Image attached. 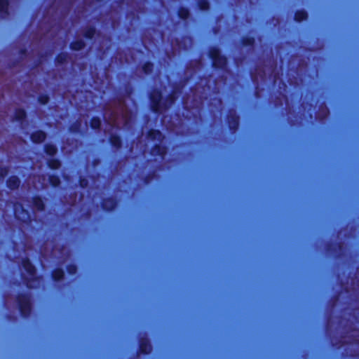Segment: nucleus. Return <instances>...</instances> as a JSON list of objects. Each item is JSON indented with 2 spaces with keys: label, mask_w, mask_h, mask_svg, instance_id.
Instances as JSON below:
<instances>
[{
  "label": "nucleus",
  "mask_w": 359,
  "mask_h": 359,
  "mask_svg": "<svg viewBox=\"0 0 359 359\" xmlns=\"http://www.w3.org/2000/svg\"><path fill=\"white\" fill-rule=\"evenodd\" d=\"M151 65L150 64H148V65H146L144 67V70L145 72H149L151 69Z\"/></svg>",
  "instance_id": "nucleus-21"
},
{
  "label": "nucleus",
  "mask_w": 359,
  "mask_h": 359,
  "mask_svg": "<svg viewBox=\"0 0 359 359\" xmlns=\"http://www.w3.org/2000/svg\"><path fill=\"white\" fill-rule=\"evenodd\" d=\"M111 143H112L114 146L118 147V146L119 145V139H118V137H113L111 138Z\"/></svg>",
  "instance_id": "nucleus-19"
},
{
  "label": "nucleus",
  "mask_w": 359,
  "mask_h": 359,
  "mask_svg": "<svg viewBox=\"0 0 359 359\" xmlns=\"http://www.w3.org/2000/svg\"><path fill=\"white\" fill-rule=\"evenodd\" d=\"M19 184V180L16 177H11L8 181V185L11 189H15Z\"/></svg>",
  "instance_id": "nucleus-5"
},
{
  "label": "nucleus",
  "mask_w": 359,
  "mask_h": 359,
  "mask_svg": "<svg viewBox=\"0 0 359 359\" xmlns=\"http://www.w3.org/2000/svg\"><path fill=\"white\" fill-rule=\"evenodd\" d=\"M180 15L182 18H187V16L189 15V12L186 9H182L180 11Z\"/></svg>",
  "instance_id": "nucleus-15"
},
{
  "label": "nucleus",
  "mask_w": 359,
  "mask_h": 359,
  "mask_svg": "<svg viewBox=\"0 0 359 359\" xmlns=\"http://www.w3.org/2000/svg\"><path fill=\"white\" fill-rule=\"evenodd\" d=\"M149 136L151 139H154V140L156 139L158 140H161V137H162L161 133L157 130L151 131L149 134Z\"/></svg>",
  "instance_id": "nucleus-8"
},
{
  "label": "nucleus",
  "mask_w": 359,
  "mask_h": 359,
  "mask_svg": "<svg viewBox=\"0 0 359 359\" xmlns=\"http://www.w3.org/2000/svg\"><path fill=\"white\" fill-rule=\"evenodd\" d=\"M35 205H36V208L39 210L43 209V203L41 200H37L36 201Z\"/></svg>",
  "instance_id": "nucleus-20"
},
{
  "label": "nucleus",
  "mask_w": 359,
  "mask_h": 359,
  "mask_svg": "<svg viewBox=\"0 0 359 359\" xmlns=\"http://www.w3.org/2000/svg\"><path fill=\"white\" fill-rule=\"evenodd\" d=\"M211 57L214 60V65L217 67H222L226 62L225 59L220 56L219 53L217 50H212L211 51Z\"/></svg>",
  "instance_id": "nucleus-1"
},
{
  "label": "nucleus",
  "mask_w": 359,
  "mask_h": 359,
  "mask_svg": "<svg viewBox=\"0 0 359 359\" xmlns=\"http://www.w3.org/2000/svg\"><path fill=\"white\" fill-rule=\"evenodd\" d=\"M151 100L153 102V107L155 111H158L161 109L160 101L161 94L158 92H154L151 95Z\"/></svg>",
  "instance_id": "nucleus-2"
},
{
  "label": "nucleus",
  "mask_w": 359,
  "mask_h": 359,
  "mask_svg": "<svg viewBox=\"0 0 359 359\" xmlns=\"http://www.w3.org/2000/svg\"><path fill=\"white\" fill-rule=\"evenodd\" d=\"M60 163L57 160H51L49 162V166L53 169H56L59 167Z\"/></svg>",
  "instance_id": "nucleus-12"
},
{
  "label": "nucleus",
  "mask_w": 359,
  "mask_h": 359,
  "mask_svg": "<svg viewBox=\"0 0 359 359\" xmlns=\"http://www.w3.org/2000/svg\"><path fill=\"white\" fill-rule=\"evenodd\" d=\"M23 268L30 276L29 279L33 278L34 275V269L28 260L23 261Z\"/></svg>",
  "instance_id": "nucleus-3"
},
{
  "label": "nucleus",
  "mask_w": 359,
  "mask_h": 359,
  "mask_svg": "<svg viewBox=\"0 0 359 359\" xmlns=\"http://www.w3.org/2000/svg\"><path fill=\"white\" fill-rule=\"evenodd\" d=\"M29 287H33L32 284H29Z\"/></svg>",
  "instance_id": "nucleus-28"
},
{
  "label": "nucleus",
  "mask_w": 359,
  "mask_h": 359,
  "mask_svg": "<svg viewBox=\"0 0 359 359\" xmlns=\"http://www.w3.org/2000/svg\"><path fill=\"white\" fill-rule=\"evenodd\" d=\"M63 276V272L58 269L54 271L53 278L55 280H60Z\"/></svg>",
  "instance_id": "nucleus-11"
},
{
  "label": "nucleus",
  "mask_w": 359,
  "mask_h": 359,
  "mask_svg": "<svg viewBox=\"0 0 359 359\" xmlns=\"http://www.w3.org/2000/svg\"><path fill=\"white\" fill-rule=\"evenodd\" d=\"M3 176H4V173H3V171H1V172L0 173V179H1V177H3Z\"/></svg>",
  "instance_id": "nucleus-25"
},
{
  "label": "nucleus",
  "mask_w": 359,
  "mask_h": 359,
  "mask_svg": "<svg viewBox=\"0 0 359 359\" xmlns=\"http://www.w3.org/2000/svg\"><path fill=\"white\" fill-rule=\"evenodd\" d=\"M306 18V13L304 11H299L295 15V20L300 22Z\"/></svg>",
  "instance_id": "nucleus-7"
},
{
  "label": "nucleus",
  "mask_w": 359,
  "mask_h": 359,
  "mask_svg": "<svg viewBox=\"0 0 359 359\" xmlns=\"http://www.w3.org/2000/svg\"><path fill=\"white\" fill-rule=\"evenodd\" d=\"M46 150V152L50 155H53L56 152V149L53 145H47Z\"/></svg>",
  "instance_id": "nucleus-10"
},
{
  "label": "nucleus",
  "mask_w": 359,
  "mask_h": 359,
  "mask_svg": "<svg viewBox=\"0 0 359 359\" xmlns=\"http://www.w3.org/2000/svg\"><path fill=\"white\" fill-rule=\"evenodd\" d=\"M48 101V97L46 96H43L40 98V102L43 104L46 103Z\"/></svg>",
  "instance_id": "nucleus-22"
},
{
  "label": "nucleus",
  "mask_w": 359,
  "mask_h": 359,
  "mask_svg": "<svg viewBox=\"0 0 359 359\" xmlns=\"http://www.w3.org/2000/svg\"><path fill=\"white\" fill-rule=\"evenodd\" d=\"M25 111L23 110L20 109L16 112L15 118L17 119L20 120V119L23 118L25 117Z\"/></svg>",
  "instance_id": "nucleus-14"
},
{
  "label": "nucleus",
  "mask_w": 359,
  "mask_h": 359,
  "mask_svg": "<svg viewBox=\"0 0 359 359\" xmlns=\"http://www.w3.org/2000/svg\"><path fill=\"white\" fill-rule=\"evenodd\" d=\"M50 183L53 186H57L59 184V179L56 177H51L50 178Z\"/></svg>",
  "instance_id": "nucleus-16"
},
{
  "label": "nucleus",
  "mask_w": 359,
  "mask_h": 359,
  "mask_svg": "<svg viewBox=\"0 0 359 359\" xmlns=\"http://www.w3.org/2000/svg\"><path fill=\"white\" fill-rule=\"evenodd\" d=\"M69 271L70 273H74L76 271V267L74 266H71L69 267Z\"/></svg>",
  "instance_id": "nucleus-23"
},
{
  "label": "nucleus",
  "mask_w": 359,
  "mask_h": 359,
  "mask_svg": "<svg viewBox=\"0 0 359 359\" xmlns=\"http://www.w3.org/2000/svg\"><path fill=\"white\" fill-rule=\"evenodd\" d=\"M45 139V134L41 131H37L32 135L34 142H41Z\"/></svg>",
  "instance_id": "nucleus-4"
},
{
  "label": "nucleus",
  "mask_w": 359,
  "mask_h": 359,
  "mask_svg": "<svg viewBox=\"0 0 359 359\" xmlns=\"http://www.w3.org/2000/svg\"><path fill=\"white\" fill-rule=\"evenodd\" d=\"M20 308L22 313L26 315L27 310L29 309V302L27 299H25L20 302Z\"/></svg>",
  "instance_id": "nucleus-6"
},
{
  "label": "nucleus",
  "mask_w": 359,
  "mask_h": 359,
  "mask_svg": "<svg viewBox=\"0 0 359 359\" xmlns=\"http://www.w3.org/2000/svg\"><path fill=\"white\" fill-rule=\"evenodd\" d=\"M234 122H235V123H234V126L233 127H236V125H237V121L236 119L234 120Z\"/></svg>",
  "instance_id": "nucleus-26"
},
{
  "label": "nucleus",
  "mask_w": 359,
  "mask_h": 359,
  "mask_svg": "<svg viewBox=\"0 0 359 359\" xmlns=\"http://www.w3.org/2000/svg\"><path fill=\"white\" fill-rule=\"evenodd\" d=\"M100 125V121L98 118H93L91 121V126L93 128H97Z\"/></svg>",
  "instance_id": "nucleus-13"
},
{
  "label": "nucleus",
  "mask_w": 359,
  "mask_h": 359,
  "mask_svg": "<svg viewBox=\"0 0 359 359\" xmlns=\"http://www.w3.org/2000/svg\"><path fill=\"white\" fill-rule=\"evenodd\" d=\"M81 186H84L83 182H81Z\"/></svg>",
  "instance_id": "nucleus-27"
},
{
  "label": "nucleus",
  "mask_w": 359,
  "mask_h": 359,
  "mask_svg": "<svg viewBox=\"0 0 359 359\" xmlns=\"http://www.w3.org/2000/svg\"><path fill=\"white\" fill-rule=\"evenodd\" d=\"M200 6H201V8L202 9H205V8H208V3H207V2H205V1H203V2L201 3V5H200Z\"/></svg>",
  "instance_id": "nucleus-24"
},
{
  "label": "nucleus",
  "mask_w": 359,
  "mask_h": 359,
  "mask_svg": "<svg viewBox=\"0 0 359 359\" xmlns=\"http://www.w3.org/2000/svg\"><path fill=\"white\" fill-rule=\"evenodd\" d=\"M7 6L6 0H0V11H3Z\"/></svg>",
  "instance_id": "nucleus-18"
},
{
  "label": "nucleus",
  "mask_w": 359,
  "mask_h": 359,
  "mask_svg": "<svg viewBox=\"0 0 359 359\" xmlns=\"http://www.w3.org/2000/svg\"><path fill=\"white\" fill-rule=\"evenodd\" d=\"M154 151V153L162 155L165 153V149L161 147H157Z\"/></svg>",
  "instance_id": "nucleus-17"
},
{
  "label": "nucleus",
  "mask_w": 359,
  "mask_h": 359,
  "mask_svg": "<svg viewBox=\"0 0 359 359\" xmlns=\"http://www.w3.org/2000/svg\"><path fill=\"white\" fill-rule=\"evenodd\" d=\"M72 48L74 50H80L83 48V43L82 41H76L75 43H72Z\"/></svg>",
  "instance_id": "nucleus-9"
}]
</instances>
